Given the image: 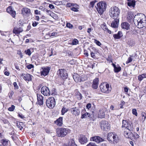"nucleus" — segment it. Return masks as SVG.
Wrapping results in <instances>:
<instances>
[{"mask_svg": "<svg viewBox=\"0 0 146 146\" xmlns=\"http://www.w3.org/2000/svg\"><path fill=\"white\" fill-rule=\"evenodd\" d=\"M135 25L139 28H142L146 26V17L142 13L135 15L134 18Z\"/></svg>", "mask_w": 146, "mask_h": 146, "instance_id": "1", "label": "nucleus"}, {"mask_svg": "<svg viewBox=\"0 0 146 146\" xmlns=\"http://www.w3.org/2000/svg\"><path fill=\"white\" fill-rule=\"evenodd\" d=\"M120 13V9L116 6L111 7L109 11V15L113 19L119 18V16Z\"/></svg>", "mask_w": 146, "mask_h": 146, "instance_id": "2", "label": "nucleus"}, {"mask_svg": "<svg viewBox=\"0 0 146 146\" xmlns=\"http://www.w3.org/2000/svg\"><path fill=\"white\" fill-rule=\"evenodd\" d=\"M107 3L105 1H101L97 4V10L98 13L102 15L105 11L107 8Z\"/></svg>", "mask_w": 146, "mask_h": 146, "instance_id": "3", "label": "nucleus"}, {"mask_svg": "<svg viewBox=\"0 0 146 146\" xmlns=\"http://www.w3.org/2000/svg\"><path fill=\"white\" fill-rule=\"evenodd\" d=\"M107 139L110 143L114 144L117 143L119 140L117 135L112 132L108 134Z\"/></svg>", "mask_w": 146, "mask_h": 146, "instance_id": "4", "label": "nucleus"}, {"mask_svg": "<svg viewBox=\"0 0 146 146\" xmlns=\"http://www.w3.org/2000/svg\"><path fill=\"white\" fill-rule=\"evenodd\" d=\"M70 131L68 129L60 128L56 130V133L58 137H63L65 136Z\"/></svg>", "mask_w": 146, "mask_h": 146, "instance_id": "5", "label": "nucleus"}, {"mask_svg": "<svg viewBox=\"0 0 146 146\" xmlns=\"http://www.w3.org/2000/svg\"><path fill=\"white\" fill-rule=\"evenodd\" d=\"M46 106L49 108H53L55 105V101L53 97L49 98L46 101Z\"/></svg>", "mask_w": 146, "mask_h": 146, "instance_id": "6", "label": "nucleus"}, {"mask_svg": "<svg viewBox=\"0 0 146 146\" xmlns=\"http://www.w3.org/2000/svg\"><path fill=\"white\" fill-rule=\"evenodd\" d=\"M100 88L102 92L106 93H108L110 91L109 85L106 84L105 85L104 84H101L100 86Z\"/></svg>", "mask_w": 146, "mask_h": 146, "instance_id": "7", "label": "nucleus"}, {"mask_svg": "<svg viewBox=\"0 0 146 146\" xmlns=\"http://www.w3.org/2000/svg\"><path fill=\"white\" fill-rule=\"evenodd\" d=\"M58 74L63 79L67 78L68 74L66 70L64 69H59L57 71Z\"/></svg>", "mask_w": 146, "mask_h": 146, "instance_id": "8", "label": "nucleus"}, {"mask_svg": "<svg viewBox=\"0 0 146 146\" xmlns=\"http://www.w3.org/2000/svg\"><path fill=\"white\" fill-rule=\"evenodd\" d=\"M100 125L101 128L104 130H106V129H110V124L106 121L103 120L101 121L100 123Z\"/></svg>", "mask_w": 146, "mask_h": 146, "instance_id": "9", "label": "nucleus"}, {"mask_svg": "<svg viewBox=\"0 0 146 146\" xmlns=\"http://www.w3.org/2000/svg\"><path fill=\"white\" fill-rule=\"evenodd\" d=\"M41 92L42 94L45 96H47L50 94V92L48 87L43 86L41 89Z\"/></svg>", "mask_w": 146, "mask_h": 146, "instance_id": "10", "label": "nucleus"}, {"mask_svg": "<svg viewBox=\"0 0 146 146\" xmlns=\"http://www.w3.org/2000/svg\"><path fill=\"white\" fill-rule=\"evenodd\" d=\"M132 131L126 129L124 132V135L126 138L132 139H133V135Z\"/></svg>", "mask_w": 146, "mask_h": 146, "instance_id": "11", "label": "nucleus"}, {"mask_svg": "<svg viewBox=\"0 0 146 146\" xmlns=\"http://www.w3.org/2000/svg\"><path fill=\"white\" fill-rule=\"evenodd\" d=\"M71 113L73 116H78L80 113V111L78 108H73L70 110Z\"/></svg>", "mask_w": 146, "mask_h": 146, "instance_id": "12", "label": "nucleus"}, {"mask_svg": "<svg viewBox=\"0 0 146 146\" xmlns=\"http://www.w3.org/2000/svg\"><path fill=\"white\" fill-rule=\"evenodd\" d=\"M7 12L10 14L11 16L13 18L15 17L16 12L14 10L11 6H10L8 7L6 9Z\"/></svg>", "mask_w": 146, "mask_h": 146, "instance_id": "13", "label": "nucleus"}, {"mask_svg": "<svg viewBox=\"0 0 146 146\" xmlns=\"http://www.w3.org/2000/svg\"><path fill=\"white\" fill-rule=\"evenodd\" d=\"M50 68L48 67H43L42 68V70L41 72V74L44 76L47 75L50 70Z\"/></svg>", "mask_w": 146, "mask_h": 146, "instance_id": "14", "label": "nucleus"}, {"mask_svg": "<svg viewBox=\"0 0 146 146\" xmlns=\"http://www.w3.org/2000/svg\"><path fill=\"white\" fill-rule=\"evenodd\" d=\"M90 139L91 141H94L98 143L104 141V139L98 136L92 137Z\"/></svg>", "mask_w": 146, "mask_h": 146, "instance_id": "15", "label": "nucleus"}, {"mask_svg": "<svg viewBox=\"0 0 146 146\" xmlns=\"http://www.w3.org/2000/svg\"><path fill=\"white\" fill-rule=\"evenodd\" d=\"M21 12L22 14L25 15H29L32 14L30 9L27 7L23 8Z\"/></svg>", "mask_w": 146, "mask_h": 146, "instance_id": "16", "label": "nucleus"}, {"mask_svg": "<svg viewBox=\"0 0 146 146\" xmlns=\"http://www.w3.org/2000/svg\"><path fill=\"white\" fill-rule=\"evenodd\" d=\"M114 20L111 23V26L112 27L116 28L118 27L119 24V18L113 19Z\"/></svg>", "mask_w": 146, "mask_h": 146, "instance_id": "17", "label": "nucleus"}, {"mask_svg": "<svg viewBox=\"0 0 146 146\" xmlns=\"http://www.w3.org/2000/svg\"><path fill=\"white\" fill-rule=\"evenodd\" d=\"M79 142L82 144H84L88 141L87 138L85 136L80 135L79 139Z\"/></svg>", "mask_w": 146, "mask_h": 146, "instance_id": "18", "label": "nucleus"}, {"mask_svg": "<svg viewBox=\"0 0 146 146\" xmlns=\"http://www.w3.org/2000/svg\"><path fill=\"white\" fill-rule=\"evenodd\" d=\"M23 31L22 28L21 27L17 28L15 27L13 30V33L16 35L19 34L20 33L22 32Z\"/></svg>", "mask_w": 146, "mask_h": 146, "instance_id": "19", "label": "nucleus"}, {"mask_svg": "<svg viewBox=\"0 0 146 146\" xmlns=\"http://www.w3.org/2000/svg\"><path fill=\"white\" fill-rule=\"evenodd\" d=\"M26 81H30L31 80V75L29 74H23L21 75Z\"/></svg>", "mask_w": 146, "mask_h": 146, "instance_id": "20", "label": "nucleus"}, {"mask_svg": "<svg viewBox=\"0 0 146 146\" xmlns=\"http://www.w3.org/2000/svg\"><path fill=\"white\" fill-rule=\"evenodd\" d=\"M37 96L38 104L40 106L43 105V97L39 94H37Z\"/></svg>", "mask_w": 146, "mask_h": 146, "instance_id": "21", "label": "nucleus"}, {"mask_svg": "<svg viewBox=\"0 0 146 146\" xmlns=\"http://www.w3.org/2000/svg\"><path fill=\"white\" fill-rule=\"evenodd\" d=\"M99 80L98 78H96L94 79L92 85V87L94 89L97 88L98 85V82Z\"/></svg>", "mask_w": 146, "mask_h": 146, "instance_id": "22", "label": "nucleus"}, {"mask_svg": "<svg viewBox=\"0 0 146 146\" xmlns=\"http://www.w3.org/2000/svg\"><path fill=\"white\" fill-rule=\"evenodd\" d=\"M62 117H60L56 121H55L54 123L58 126H61L62 124Z\"/></svg>", "mask_w": 146, "mask_h": 146, "instance_id": "23", "label": "nucleus"}, {"mask_svg": "<svg viewBox=\"0 0 146 146\" xmlns=\"http://www.w3.org/2000/svg\"><path fill=\"white\" fill-rule=\"evenodd\" d=\"M122 36L123 34L121 31H118L117 34H115L113 35V37L115 39H119Z\"/></svg>", "mask_w": 146, "mask_h": 146, "instance_id": "24", "label": "nucleus"}, {"mask_svg": "<svg viewBox=\"0 0 146 146\" xmlns=\"http://www.w3.org/2000/svg\"><path fill=\"white\" fill-rule=\"evenodd\" d=\"M129 24L127 22H124L121 24V26L122 29L128 30L129 28Z\"/></svg>", "mask_w": 146, "mask_h": 146, "instance_id": "25", "label": "nucleus"}, {"mask_svg": "<svg viewBox=\"0 0 146 146\" xmlns=\"http://www.w3.org/2000/svg\"><path fill=\"white\" fill-rule=\"evenodd\" d=\"M127 3L128 6L134 7L135 4V1L134 0H128Z\"/></svg>", "mask_w": 146, "mask_h": 146, "instance_id": "26", "label": "nucleus"}, {"mask_svg": "<svg viewBox=\"0 0 146 146\" xmlns=\"http://www.w3.org/2000/svg\"><path fill=\"white\" fill-rule=\"evenodd\" d=\"M79 76L77 74L74 73L73 75V77L74 80L76 82H80V79Z\"/></svg>", "mask_w": 146, "mask_h": 146, "instance_id": "27", "label": "nucleus"}, {"mask_svg": "<svg viewBox=\"0 0 146 146\" xmlns=\"http://www.w3.org/2000/svg\"><path fill=\"white\" fill-rule=\"evenodd\" d=\"M126 129H128V130L130 131H133V125L132 123H128L125 129V130H126Z\"/></svg>", "mask_w": 146, "mask_h": 146, "instance_id": "28", "label": "nucleus"}, {"mask_svg": "<svg viewBox=\"0 0 146 146\" xmlns=\"http://www.w3.org/2000/svg\"><path fill=\"white\" fill-rule=\"evenodd\" d=\"M1 141L3 146H8V143H9V141L6 139H2Z\"/></svg>", "mask_w": 146, "mask_h": 146, "instance_id": "29", "label": "nucleus"}, {"mask_svg": "<svg viewBox=\"0 0 146 146\" xmlns=\"http://www.w3.org/2000/svg\"><path fill=\"white\" fill-rule=\"evenodd\" d=\"M146 78V73H143L139 76L138 79L139 81L141 82L144 78Z\"/></svg>", "mask_w": 146, "mask_h": 146, "instance_id": "30", "label": "nucleus"}, {"mask_svg": "<svg viewBox=\"0 0 146 146\" xmlns=\"http://www.w3.org/2000/svg\"><path fill=\"white\" fill-rule=\"evenodd\" d=\"M76 145L74 141V140L72 139L69 142L68 145H64V146H76Z\"/></svg>", "mask_w": 146, "mask_h": 146, "instance_id": "31", "label": "nucleus"}, {"mask_svg": "<svg viewBox=\"0 0 146 146\" xmlns=\"http://www.w3.org/2000/svg\"><path fill=\"white\" fill-rule=\"evenodd\" d=\"M86 111L85 110H83L82 111V116L81 118L82 119L85 118H87L88 117V115H87V112L84 113Z\"/></svg>", "mask_w": 146, "mask_h": 146, "instance_id": "32", "label": "nucleus"}, {"mask_svg": "<svg viewBox=\"0 0 146 146\" xmlns=\"http://www.w3.org/2000/svg\"><path fill=\"white\" fill-rule=\"evenodd\" d=\"M129 122H128V121L126 120H123L122 121V125L121 126V127L122 128L125 127V129L127 125L128 124Z\"/></svg>", "mask_w": 146, "mask_h": 146, "instance_id": "33", "label": "nucleus"}, {"mask_svg": "<svg viewBox=\"0 0 146 146\" xmlns=\"http://www.w3.org/2000/svg\"><path fill=\"white\" fill-rule=\"evenodd\" d=\"M23 123L22 122H18L16 123V125L17 127L21 130L23 128Z\"/></svg>", "mask_w": 146, "mask_h": 146, "instance_id": "34", "label": "nucleus"}, {"mask_svg": "<svg viewBox=\"0 0 146 146\" xmlns=\"http://www.w3.org/2000/svg\"><path fill=\"white\" fill-rule=\"evenodd\" d=\"M141 116L142 117V120L144 121L146 118V113L142 112L141 113Z\"/></svg>", "mask_w": 146, "mask_h": 146, "instance_id": "35", "label": "nucleus"}, {"mask_svg": "<svg viewBox=\"0 0 146 146\" xmlns=\"http://www.w3.org/2000/svg\"><path fill=\"white\" fill-rule=\"evenodd\" d=\"M68 111V110L66 108L63 107L61 110V114L62 115H64L65 113L66 112Z\"/></svg>", "mask_w": 146, "mask_h": 146, "instance_id": "36", "label": "nucleus"}, {"mask_svg": "<svg viewBox=\"0 0 146 146\" xmlns=\"http://www.w3.org/2000/svg\"><path fill=\"white\" fill-rule=\"evenodd\" d=\"M121 70V67L120 66L117 67L116 66L114 68V72H118Z\"/></svg>", "mask_w": 146, "mask_h": 146, "instance_id": "37", "label": "nucleus"}, {"mask_svg": "<svg viewBox=\"0 0 146 146\" xmlns=\"http://www.w3.org/2000/svg\"><path fill=\"white\" fill-rule=\"evenodd\" d=\"M24 24V22L22 20H20L17 23V24L19 26H23Z\"/></svg>", "mask_w": 146, "mask_h": 146, "instance_id": "38", "label": "nucleus"}, {"mask_svg": "<svg viewBox=\"0 0 146 146\" xmlns=\"http://www.w3.org/2000/svg\"><path fill=\"white\" fill-rule=\"evenodd\" d=\"M15 108V106L13 105H12L8 109V110L10 111H13Z\"/></svg>", "mask_w": 146, "mask_h": 146, "instance_id": "39", "label": "nucleus"}, {"mask_svg": "<svg viewBox=\"0 0 146 146\" xmlns=\"http://www.w3.org/2000/svg\"><path fill=\"white\" fill-rule=\"evenodd\" d=\"M133 138H134L135 139L138 138L139 137V135L135 132L133 133Z\"/></svg>", "mask_w": 146, "mask_h": 146, "instance_id": "40", "label": "nucleus"}, {"mask_svg": "<svg viewBox=\"0 0 146 146\" xmlns=\"http://www.w3.org/2000/svg\"><path fill=\"white\" fill-rule=\"evenodd\" d=\"M78 43V40L77 39H75L72 41V44L73 45H76Z\"/></svg>", "mask_w": 146, "mask_h": 146, "instance_id": "41", "label": "nucleus"}, {"mask_svg": "<svg viewBox=\"0 0 146 146\" xmlns=\"http://www.w3.org/2000/svg\"><path fill=\"white\" fill-rule=\"evenodd\" d=\"M25 52L26 54H27L29 56H30L31 54V51L29 49H28L27 50H25Z\"/></svg>", "mask_w": 146, "mask_h": 146, "instance_id": "42", "label": "nucleus"}, {"mask_svg": "<svg viewBox=\"0 0 146 146\" xmlns=\"http://www.w3.org/2000/svg\"><path fill=\"white\" fill-rule=\"evenodd\" d=\"M66 26L67 27L69 28L70 29H72L73 27V25L70 23H67L66 24Z\"/></svg>", "mask_w": 146, "mask_h": 146, "instance_id": "43", "label": "nucleus"}, {"mask_svg": "<svg viewBox=\"0 0 146 146\" xmlns=\"http://www.w3.org/2000/svg\"><path fill=\"white\" fill-rule=\"evenodd\" d=\"M77 97L78 100H80L82 99V94L79 93L77 94Z\"/></svg>", "mask_w": 146, "mask_h": 146, "instance_id": "44", "label": "nucleus"}, {"mask_svg": "<svg viewBox=\"0 0 146 146\" xmlns=\"http://www.w3.org/2000/svg\"><path fill=\"white\" fill-rule=\"evenodd\" d=\"M132 113L133 114L135 115L136 116L137 115V110L135 109H133L132 110Z\"/></svg>", "mask_w": 146, "mask_h": 146, "instance_id": "45", "label": "nucleus"}, {"mask_svg": "<svg viewBox=\"0 0 146 146\" xmlns=\"http://www.w3.org/2000/svg\"><path fill=\"white\" fill-rule=\"evenodd\" d=\"M96 2V0L92 1L90 2V5L93 8L94 7V4Z\"/></svg>", "mask_w": 146, "mask_h": 146, "instance_id": "46", "label": "nucleus"}, {"mask_svg": "<svg viewBox=\"0 0 146 146\" xmlns=\"http://www.w3.org/2000/svg\"><path fill=\"white\" fill-rule=\"evenodd\" d=\"M94 42L97 45H98V46H100L101 45V44L99 41H98L95 39H94Z\"/></svg>", "mask_w": 146, "mask_h": 146, "instance_id": "47", "label": "nucleus"}, {"mask_svg": "<svg viewBox=\"0 0 146 146\" xmlns=\"http://www.w3.org/2000/svg\"><path fill=\"white\" fill-rule=\"evenodd\" d=\"M86 146H97V145L94 143L91 142L88 144Z\"/></svg>", "mask_w": 146, "mask_h": 146, "instance_id": "48", "label": "nucleus"}, {"mask_svg": "<svg viewBox=\"0 0 146 146\" xmlns=\"http://www.w3.org/2000/svg\"><path fill=\"white\" fill-rule=\"evenodd\" d=\"M125 102L123 101H121V104L119 105V106L121 108H123V106L125 104Z\"/></svg>", "mask_w": 146, "mask_h": 146, "instance_id": "49", "label": "nucleus"}, {"mask_svg": "<svg viewBox=\"0 0 146 146\" xmlns=\"http://www.w3.org/2000/svg\"><path fill=\"white\" fill-rule=\"evenodd\" d=\"M39 24V23L38 22L34 21L33 22L32 25L33 27H35Z\"/></svg>", "mask_w": 146, "mask_h": 146, "instance_id": "50", "label": "nucleus"}, {"mask_svg": "<svg viewBox=\"0 0 146 146\" xmlns=\"http://www.w3.org/2000/svg\"><path fill=\"white\" fill-rule=\"evenodd\" d=\"M87 115H88L87 117H89V118H90V120H91L92 118V117H94V115L93 114H90V113H87Z\"/></svg>", "mask_w": 146, "mask_h": 146, "instance_id": "51", "label": "nucleus"}, {"mask_svg": "<svg viewBox=\"0 0 146 146\" xmlns=\"http://www.w3.org/2000/svg\"><path fill=\"white\" fill-rule=\"evenodd\" d=\"M34 67V66L32 64H30L27 66V68L29 69H30Z\"/></svg>", "mask_w": 146, "mask_h": 146, "instance_id": "52", "label": "nucleus"}, {"mask_svg": "<svg viewBox=\"0 0 146 146\" xmlns=\"http://www.w3.org/2000/svg\"><path fill=\"white\" fill-rule=\"evenodd\" d=\"M132 60L133 59L131 57H129L128 58L127 61H126V63L128 64L130 62L132 61Z\"/></svg>", "mask_w": 146, "mask_h": 146, "instance_id": "53", "label": "nucleus"}, {"mask_svg": "<svg viewBox=\"0 0 146 146\" xmlns=\"http://www.w3.org/2000/svg\"><path fill=\"white\" fill-rule=\"evenodd\" d=\"M57 34V33L56 32H53L52 33L51 35H50V34H48V35H49V36H56Z\"/></svg>", "mask_w": 146, "mask_h": 146, "instance_id": "54", "label": "nucleus"}, {"mask_svg": "<svg viewBox=\"0 0 146 146\" xmlns=\"http://www.w3.org/2000/svg\"><path fill=\"white\" fill-rule=\"evenodd\" d=\"M2 121L4 123V124H8L9 123L8 121L6 119H3L2 120Z\"/></svg>", "mask_w": 146, "mask_h": 146, "instance_id": "55", "label": "nucleus"}, {"mask_svg": "<svg viewBox=\"0 0 146 146\" xmlns=\"http://www.w3.org/2000/svg\"><path fill=\"white\" fill-rule=\"evenodd\" d=\"M35 14L36 15H40V11L36 9L35 10Z\"/></svg>", "mask_w": 146, "mask_h": 146, "instance_id": "56", "label": "nucleus"}, {"mask_svg": "<svg viewBox=\"0 0 146 146\" xmlns=\"http://www.w3.org/2000/svg\"><path fill=\"white\" fill-rule=\"evenodd\" d=\"M71 9L72 11L75 12H77L78 11V10L77 8L74 7H73L71 8Z\"/></svg>", "mask_w": 146, "mask_h": 146, "instance_id": "57", "label": "nucleus"}, {"mask_svg": "<svg viewBox=\"0 0 146 146\" xmlns=\"http://www.w3.org/2000/svg\"><path fill=\"white\" fill-rule=\"evenodd\" d=\"M13 85L15 89H17L19 87L17 85V83L16 82H14L13 83Z\"/></svg>", "mask_w": 146, "mask_h": 146, "instance_id": "58", "label": "nucleus"}, {"mask_svg": "<svg viewBox=\"0 0 146 146\" xmlns=\"http://www.w3.org/2000/svg\"><path fill=\"white\" fill-rule=\"evenodd\" d=\"M39 9H42V10H43L44 11H45L47 12H48V10L44 8V7H42V6H41L40 7H39Z\"/></svg>", "mask_w": 146, "mask_h": 146, "instance_id": "59", "label": "nucleus"}, {"mask_svg": "<svg viewBox=\"0 0 146 146\" xmlns=\"http://www.w3.org/2000/svg\"><path fill=\"white\" fill-rule=\"evenodd\" d=\"M91 107V104L90 103H88L86 106V108L89 109Z\"/></svg>", "mask_w": 146, "mask_h": 146, "instance_id": "60", "label": "nucleus"}, {"mask_svg": "<svg viewBox=\"0 0 146 146\" xmlns=\"http://www.w3.org/2000/svg\"><path fill=\"white\" fill-rule=\"evenodd\" d=\"M90 54L91 55V56L93 58H96L95 55L94 54V53L93 52H91Z\"/></svg>", "mask_w": 146, "mask_h": 146, "instance_id": "61", "label": "nucleus"}, {"mask_svg": "<svg viewBox=\"0 0 146 146\" xmlns=\"http://www.w3.org/2000/svg\"><path fill=\"white\" fill-rule=\"evenodd\" d=\"M66 5L68 7H71V6L74 5L73 4H72L70 3H68Z\"/></svg>", "mask_w": 146, "mask_h": 146, "instance_id": "62", "label": "nucleus"}, {"mask_svg": "<svg viewBox=\"0 0 146 146\" xmlns=\"http://www.w3.org/2000/svg\"><path fill=\"white\" fill-rule=\"evenodd\" d=\"M48 7L51 9H53L54 8V6L52 4H50L48 6Z\"/></svg>", "mask_w": 146, "mask_h": 146, "instance_id": "63", "label": "nucleus"}, {"mask_svg": "<svg viewBox=\"0 0 146 146\" xmlns=\"http://www.w3.org/2000/svg\"><path fill=\"white\" fill-rule=\"evenodd\" d=\"M105 116V113L104 112H102V115H99V117L100 118H102Z\"/></svg>", "mask_w": 146, "mask_h": 146, "instance_id": "64", "label": "nucleus"}]
</instances>
